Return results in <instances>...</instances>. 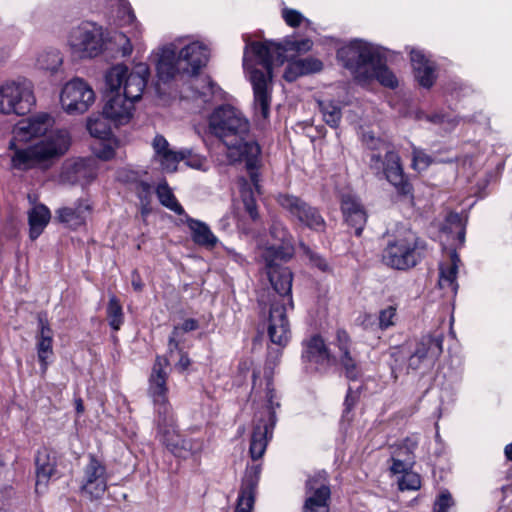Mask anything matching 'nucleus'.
<instances>
[{"mask_svg":"<svg viewBox=\"0 0 512 512\" xmlns=\"http://www.w3.org/2000/svg\"><path fill=\"white\" fill-rule=\"evenodd\" d=\"M302 359L321 366H327L331 360V354L324 340L314 335L304 344Z\"/></svg>","mask_w":512,"mask_h":512,"instance_id":"obj_25","label":"nucleus"},{"mask_svg":"<svg viewBox=\"0 0 512 512\" xmlns=\"http://www.w3.org/2000/svg\"><path fill=\"white\" fill-rule=\"evenodd\" d=\"M457 261L459 258L456 253L452 255V263L447 266H440L439 285L441 288H450L453 292L457 291L458 284L456 276L458 271Z\"/></svg>","mask_w":512,"mask_h":512,"instance_id":"obj_32","label":"nucleus"},{"mask_svg":"<svg viewBox=\"0 0 512 512\" xmlns=\"http://www.w3.org/2000/svg\"><path fill=\"white\" fill-rule=\"evenodd\" d=\"M209 129L227 147L234 161H245V167L256 189H259L261 149L249 135L250 124L244 115L231 105L216 108L209 117Z\"/></svg>","mask_w":512,"mask_h":512,"instance_id":"obj_4","label":"nucleus"},{"mask_svg":"<svg viewBox=\"0 0 512 512\" xmlns=\"http://www.w3.org/2000/svg\"><path fill=\"white\" fill-rule=\"evenodd\" d=\"M418 443V437H407L393 453L396 457L409 458L411 461L414 462V451L417 448Z\"/></svg>","mask_w":512,"mask_h":512,"instance_id":"obj_40","label":"nucleus"},{"mask_svg":"<svg viewBox=\"0 0 512 512\" xmlns=\"http://www.w3.org/2000/svg\"><path fill=\"white\" fill-rule=\"evenodd\" d=\"M180 340V329H173L168 340L169 356L171 358L173 357L174 351L179 352Z\"/></svg>","mask_w":512,"mask_h":512,"instance_id":"obj_56","label":"nucleus"},{"mask_svg":"<svg viewBox=\"0 0 512 512\" xmlns=\"http://www.w3.org/2000/svg\"><path fill=\"white\" fill-rule=\"evenodd\" d=\"M117 178L132 189L141 180V175L130 169H121L118 171Z\"/></svg>","mask_w":512,"mask_h":512,"instance_id":"obj_48","label":"nucleus"},{"mask_svg":"<svg viewBox=\"0 0 512 512\" xmlns=\"http://www.w3.org/2000/svg\"><path fill=\"white\" fill-rule=\"evenodd\" d=\"M354 404H355V398L352 396L351 388H349L346 398H345V401H344L346 411L349 412L352 409V407L354 406Z\"/></svg>","mask_w":512,"mask_h":512,"instance_id":"obj_63","label":"nucleus"},{"mask_svg":"<svg viewBox=\"0 0 512 512\" xmlns=\"http://www.w3.org/2000/svg\"><path fill=\"white\" fill-rule=\"evenodd\" d=\"M154 160L158 162L166 173H173L177 170L181 161L180 150L171 149L169 142L162 135H156L152 141Z\"/></svg>","mask_w":512,"mask_h":512,"instance_id":"obj_23","label":"nucleus"},{"mask_svg":"<svg viewBox=\"0 0 512 512\" xmlns=\"http://www.w3.org/2000/svg\"><path fill=\"white\" fill-rule=\"evenodd\" d=\"M341 210L347 224L355 229V235L360 236L367 221V213L360 200L352 194H343Z\"/></svg>","mask_w":512,"mask_h":512,"instance_id":"obj_21","label":"nucleus"},{"mask_svg":"<svg viewBox=\"0 0 512 512\" xmlns=\"http://www.w3.org/2000/svg\"><path fill=\"white\" fill-rule=\"evenodd\" d=\"M156 194L160 203L177 215H185V210L179 204L166 181L160 183L156 188Z\"/></svg>","mask_w":512,"mask_h":512,"instance_id":"obj_34","label":"nucleus"},{"mask_svg":"<svg viewBox=\"0 0 512 512\" xmlns=\"http://www.w3.org/2000/svg\"><path fill=\"white\" fill-rule=\"evenodd\" d=\"M266 398L268 402L267 408L256 413L253 421L249 447V453L253 460H257L264 455L267 445L272 439L277 421L275 408H278L280 404L274 401L276 393L271 376H266Z\"/></svg>","mask_w":512,"mask_h":512,"instance_id":"obj_10","label":"nucleus"},{"mask_svg":"<svg viewBox=\"0 0 512 512\" xmlns=\"http://www.w3.org/2000/svg\"><path fill=\"white\" fill-rule=\"evenodd\" d=\"M114 39L116 42L122 45L121 51L123 56H128L132 53L133 46L130 42V39H128L123 33L116 34Z\"/></svg>","mask_w":512,"mask_h":512,"instance_id":"obj_57","label":"nucleus"},{"mask_svg":"<svg viewBox=\"0 0 512 512\" xmlns=\"http://www.w3.org/2000/svg\"><path fill=\"white\" fill-rule=\"evenodd\" d=\"M443 339L442 334L422 336L407 359V369L431 370L443 352Z\"/></svg>","mask_w":512,"mask_h":512,"instance_id":"obj_14","label":"nucleus"},{"mask_svg":"<svg viewBox=\"0 0 512 512\" xmlns=\"http://www.w3.org/2000/svg\"><path fill=\"white\" fill-rule=\"evenodd\" d=\"M114 155V149L110 145L103 146V148L97 153V156L103 160H110Z\"/></svg>","mask_w":512,"mask_h":512,"instance_id":"obj_62","label":"nucleus"},{"mask_svg":"<svg viewBox=\"0 0 512 512\" xmlns=\"http://www.w3.org/2000/svg\"><path fill=\"white\" fill-rule=\"evenodd\" d=\"M425 241L413 232L389 238L382 251V262L396 270L405 271L415 267L424 257Z\"/></svg>","mask_w":512,"mask_h":512,"instance_id":"obj_9","label":"nucleus"},{"mask_svg":"<svg viewBox=\"0 0 512 512\" xmlns=\"http://www.w3.org/2000/svg\"><path fill=\"white\" fill-rule=\"evenodd\" d=\"M410 59L416 80L425 88H430L436 79L435 65L420 50L412 49Z\"/></svg>","mask_w":512,"mask_h":512,"instance_id":"obj_24","label":"nucleus"},{"mask_svg":"<svg viewBox=\"0 0 512 512\" xmlns=\"http://www.w3.org/2000/svg\"><path fill=\"white\" fill-rule=\"evenodd\" d=\"M181 161L193 169L203 170L207 169V159L192 149L184 148L180 150Z\"/></svg>","mask_w":512,"mask_h":512,"instance_id":"obj_38","label":"nucleus"},{"mask_svg":"<svg viewBox=\"0 0 512 512\" xmlns=\"http://www.w3.org/2000/svg\"><path fill=\"white\" fill-rule=\"evenodd\" d=\"M335 345L338 348L339 354L344 353L345 351L352 350V341L349 334L343 330L338 329L336 332Z\"/></svg>","mask_w":512,"mask_h":512,"instance_id":"obj_50","label":"nucleus"},{"mask_svg":"<svg viewBox=\"0 0 512 512\" xmlns=\"http://www.w3.org/2000/svg\"><path fill=\"white\" fill-rule=\"evenodd\" d=\"M180 58L185 66L188 67V75H196L206 66L210 51L208 47L199 41L191 42L183 46L180 50Z\"/></svg>","mask_w":512,"mask_h":512,"instance_id":"obj_22","label":"nucleus"},{"mask_svg":"<svg viewBox=\"0 0 512 512\" xmlns=\"http://www.w3.org/2000/svg\"><path fill=\"white\" fill-rule=\"evenodd\" d=\"M105 40L102 26L95 22L84 21L71 29L68 45L77 58H94L103 52Z\"/></svg>","mask_w":512,"mask_h":512,"instance_id":"obj_11","label":"nucleus"},{"mask_svg":"<svg viewBox=\"0 0 512 512\" xmlns=\"http://www.w3.org/2000/svg\"><path fill=\"white\" fill-rule=\"evenodd\" d=\"M462 218L458 213H449L446 217V224L444 226V230H449L452 232L456 230V228L463 226Z\"/></svg>","mask_w":512,"mask_h":512,"instance_id":"obj_54","label":"nucleus"},{"mask_svg":"<svg viewBox=\"0 0 512 512\" xmlns=\"http://www.w3.org/2000/svg\"><path fill=\"white\" fill-rule=\"evenodd\" d=\"M338 361L348 380L356 381L362 376V367L358 355L353 350L339 354Z\"/></svg>","mask_w":512,"mask_h":512,"instance_id":"obj_31","label":"nucleus"},{"mask_svg":"<svg viewBox=\"0 0 512 512\" xmlns=\"http://www.w3.org/2000/svg\"><path fill=\"white\" fill-rule=\"evenodd\" d=\"M157 75L163 82L172 80L180 73L188 74V67L180 58L179 48L175 43L164 46L156 63Z\"/></svg>","mask_w":512,"mask_h":512,"instance_id":"obj_19","label":"nucleus"},{"mask_svg":"<svg viewBox=\"0 0 512 512\" xmlns=\"http://www.w3.org/2000/svg\"><path fill=\"white\" fill-rule=\"evenodd\" d=\"M313 42L306 38L294 40L287 38L283 42H252L244 51L243 66L249 73L253 87L254 108L264 119L270 113L271 82L274 65H282L285 53L295 51L305 53L311 50Z\"/></svg>","mask_w":512,"mask_h":512,"instance_id":"obj_3","label":"nucleus"},{"mask_svg":"<svg viewBox=\"0 0 512 512\" xmlns=\"http://www.w3.org/2000/svg\"><path fill=\"white\" fill-rule=\"evenodd\" d=\"M304 75L305 74H304L299 62L296 59V60L289 62V64L287 65V67L285 69L283 77L286 81L293 82L297 78L304 76Z\"/></svg>","mask_w":512,"mask_h":512,"instance_id":"obj_51","label":"nucleus"},{"mask_svg":"<svg viewBox=\"0 0 512 512\" xmlns=\"http://www.w3.org/2000/svg\"><path fill=\"white\" fill-rule=\"evenodd\" d=\"M271 235L280 244H271L263 248L261 257L265 262L266 274L273 288V294L264 295L258 299L262 313L268 311V336L272 343L284 347L290 339V325L287 318L286 305L293 306L291 289L293 276L288 267L281 265L292 256L289 233L280 224H274L270 229Z\"/></svg>","mask_w":512,"mask_h":512,"instance_id":"obj_1","label":"nucleus"},{"mask_svg":"<svg viewBox=\"0 0 512 512\" xmlns=\"http://www.w3.org/2000/svg\"><path fill=\"white\" fill-rule=\"evenodd\" d=\"M131 190L136 193L143 205L150 202L152 186L142 178Z\"/></svg>","mask_w":512,"mask_h":512,"instance_id":"obj_45","label":"nucleus"},{"mask_svg":"<svg viewBox=\"0 0 512 512\" xmlns=\"http://www.w3.org/2000/svg\"><path fill=\"white\" fill-rule=\"evenodd\" d=\"M168 366L167 358L162 356L156 357L149 377L148 391L157 406L159 432L163 433L162 442L175 456L185 458L191 449L190 442L166 429L173 426V416L167 401L168 388L166 382L168 379Z\"/></svg>","mask_w":512,"mask_h":512,"instance_id":"obj_8","label":"nucleus"},{"mask_svg":"<svg viewBox=\"0 0 512 512\" xmlns=\"http://www.w3.org/2000/svg\"><path fill=\"white\" fill-rule=\"evenodd\" d=\"M150 70L147 64L138 63L131 70L117 64L106 73V103L103 116L116 126L127 124L133 116L134 104L142 98Z\"/></svg>","mask_w":512,"mask_h":512,"instance_id":"obj_5","label":"nucleus"},{"mask_svg":"<svg viewBox=\"0 0 512 512\" xmlns=\"http://www.w3.org/2000/svg\"><path fill=\"white\" fill-rule=\"evenodd\" d=\"M226 253H227V256L232 260L234 261L235 263L239 264V265H244V263L246 262V259L245 257L236 252L234 249L232 248H227L226 249Z\"/></svg>","mask_w":512,"mask_h":512,"instance_id":"obj_61","label":"nucleus"},{"mask_svg":"<svg viewBox=\"0 0 512 512\" xmlns=\"http://www.w3.org/2000/svg\"><path fill=\"white\" fill-rule=\"evenodd\" d=\"M414 462L411 461L409 458L404 457H396L393 454V464L391 466V471L394 474H404L407 471H409L410 467L412 466Z\"/></svg>","mask_w":512,"mask_h":512,"instance_id":"obj_52","label":"nucleus"},{"mask_svg":"<svg viewBox=\"0 0 512 512\" xmlns=\"http://www.w3.org/2000/svg\"><path fill=\"white\" fill-rule=\"evenodd\" d=\"M319 109L323 119L332 128H337L342 118L341 107L333 101H318Z\"/></svg>","mask_w":512,"mask_h":512,"instance_id":"obj_35","label":"nucleus"},{"mask_svg":"<svg viewBox=\"0 0 512 512\" xmlns=\"http://www.w3.org/2000/svg\"><path fill=\"white\" fill-rule=\"evenodd\" d=\"M51 218L50 210L43 204L35 205L28 213L30 239H37Z\"/></svg>","mask_w":512,"mask_h":512,"instance_id":"obj_29","label":"nucleus"},{"mask_svg":"<svg viewBox=\"0 0 512 512\" xmlns=\"http://www.w3.org/2000/svg\"><path fill=\"white\" fill-rule=\"evenodd\" d=\"M282 17L287 23V25L291 27H298L302 21H306L308 24L309 20L305 19L304 16L295 9L285 8L282 11Z\"/></svg>","mask_w":512,"mask_h":512,"instance_id":"obj_47","label":"nucleus"},{"mask_svg":"<svg viewBox=\"0 0 512 512\" xmlns=\"http://www.w3.org/2000/svg\"><path fill=\"white\" fill-rule=\"evenodd\" d=\"M95 101L93 89L80 78H74L62 88L60 102L68 114H82Z\"/></svg>","mask_w":512,"mask_h":512,"instance_id":"obj_15","label":"nucleus"},{"mask_svg":"<svg viewBox=\"0 0 512 512\" xmlns=\"http://www.w3.org/2000/svg\"><path fill=\"white\" fill-rule=\"evenodd\" d=\"M90 206L78 201L73 206L62 207L56 211V218L67 227L76 229L85 223Z\"/></svg>","mask_w":512,"mask_h":512,"instance_id":"obj_27","label":"nucleus"},{"mask_svg":"<svg viewBox=\"0 0 512 512\" xmlns=\"http://www.w3.org/2000/svg\"><path fill=\"white\" fill-rule=\"evenodd\" d=\"M249 180H250V182H248V180H246L245 178L240 179L241 197H242L246 212L249 214L251 219L256 220L258 218V211H257L256 200L254 198V193L256 192L257 194H260L261 186H259V189H256V187L250 177H249ZM259 182H260V180L258 181V185H260Z\"/></svg>","mask_w":512,"mask_h":512,"instance_id":"obj_30","label":"nucleus"},{"mask_svg":"<svg viewBox=\"0 0 512 512\" xmlns=\"http://www.w3.org/2000/svg\"><path fill=\"white\" fill-rule=\"evenodd\" d=\"M53 125V117L43 112L16 124L9 143V148L14 151L12 164L16 169L44 166L67 152L71 144L69 132L65 129L52 130Z\"/></svg>","mask_w":512,"mask_h":512,"instance_id":"obj_2","label":"nucleus"},{"mask_svg":"<svg viewBox=\"0 0 512 512\" xmlns=\"http://www.w3.org/2000/svg\"><path fill=\"white\" fill-rule=\"evenodd\" d=\"M62 56L59 50L50 49L38 54L36 58L37 68L54 73L62 64Z\"/></svg>","mask_w":512,"mask_h":512,"instance_id":"obj_33","label":"nucleus"},{"mask_svg":"<svg viewBox=\"0 0 512 512\" xmlns=\"http://www.w3.org/2000/svg\"><path fill=\"white\" fill-rule=\"evenodd\" d=\"M304 254L309 258V261L312 266L317 267L322 272H326L329 270V264L321 255L312 251L307 245H300Z\"/></svg>","mask_w":512,"mask_h":512,"instance_id":"obj_44","label":"nucleus"},{"mask_svg":"<svg viewBox=\"0 0 512 512\" xmlns=\"http://www.w3.org/2000/svg\"><path fill=\"white\" fill-rule=\"evenodd\" d=\"M72 172L76 181H79L82 184L89 183L96 177L94 168L90 167L84 160L75 162L72 166Z\"/></svg>","mask_w":512,"mask_h":512,"instance_id":"obj_39","label":"nucleus"},{"mask_svg":"<svg viewBox=\"0 0 512 512\" xmlns=\"http://www.w3.org/2000/svg\"><path fill=\"white\" fill-rule=\"evenodd\" d=\"M186 223L191 231V237L195 244L206 248H213L218 243V238L210 230L209 226L197 219L186 215Z\"/></svg>","mask_w":512,"mask_h":512,"instance_id":"obj_28","label":"nucleus"},{"mask_svg":"<svg viewBox=\"0 0 512 512\" xmlns=\"http://www.w3.org/2000/svg\"><path fill=\"white\" fill-rule=\"evenodd\" d=\"M107 318L109 325L115 331H118L123 323L122 306L115 296L109 299L107 306Z\"/></svg>","mask_w":512,"mask_h":512,"instance_id":"obj_36","label":"nucleus"},{"mask_svg":"<svg viewBox=\"0 0 512 512\" xmlns=\"http://www.w3.org/2000/svg\"><path fill=\"white\" fill-rule=\"evenodd\" d=\"M399 489L404 490H418L421 486L420 476L417 473L407 471L398 480Z\"/></svg>","mask_w":512,"mask_h":512,"instance_id":"obj_42","label":"nucleus"},{"mask_svg":"<svg viewBox=\"0 0 512 512\" xmlns=\"http://www.w3.org/2000/svg\"><path fill=\"white\" fill-rule=\"evenodd\" d=\"M198 327H199L198 321L193 318H189V319H186L180 326H175L174 329H180V338H181L184 333L194 331V330L198 329Z\"/></svg>","mask_w":512,"mask_h":512,"instance_id":"obj_58","label":"nucleus"},{"mask_svg":"<svg viewBox=\"0 0 512 512\" xmlns=\"http://www.w3.org/2000/svg\"><path fill=\"white\" fill-rule=\"evenodd\" d=\"M118 13L126 24H132L136 20L135 14L129 3H122Z\"/></svg>","mask_w":512,"mask_h":512,"instance_id":"obj_55","label":"nucleus"},{"mask_svg":"<svg viewBox=\"0 0 512 512\" xmlns=\"http://www.w3.org/2000/svg\"><path fill=\"white\" fill-rule=\"evenodd\" d=\"M365 160L370 171L378 178L384 177L401 198H413V186L404 173L401 157L387 139L377 137L371 131L363 133Z\"/></svg>","mask_w":512,"mask_h":512,"instance_id":"obj_6","label":"nucleus"},{"mask_svg":"<svg viewBox=\"0 0 512 512\" xmlns=\"http://www.w3.org/2000/svg\"><path fill=\"white\" fill-rule=\"evenodd\" d=\"M131 284L135 291H142L144 283L142 282L141 276L137 270H133L131 273Z\"/></svg>","mask_w":512,"mask_h":512,"instance_id":"obj_59","label":"nucleus"},{"mask_svg":"<svg viewBox=\"0 0 512 512\" xmlns=\"http://www.w3.org/2000/svg\"><path fill=\"white\" fill-rule=\"evenodd\" d=\"M105 116L89 117L87 121V129L91 136L99 139H105L110 134V128L106 123Z\"/></svg>","mask_w":512,"mask_h":512,"instance_id":"obj_37","label":"nucleus"},{"mask_svg":"<svg viewBox=\"0 0 512 512\" xmlns=\"http://www.w3.org/2000/svg\"><path fill=\"white\" fill-rule=\"evenodd\" d=\"M178 353H179L180 357L175 366L180 371H184L189 367L190 359H189L188 355L185 352H183L182 350H179Z\"/></svg>","mask_w":512,"mask_h":512,"instance_id":"obj_60","label":"nucleus"},{"mask_svg":"<svg viewBox=\"0 0 512 512\" xmlns=\"http://www.w3.org/2000/svg\"><path fill=\"white\" fill-rule=\"evenodd\" d=\"M34 103L32 85L26 79L6 81L0 85V113L24 115Z\"/></svg>","mask_w":512,"mask_h":512,"instance_id":"obj_12","label":"nucleus"},{"mask_svg":"<svg viewBox=\"0 0 512 512\" xmlns=\"http://www.w3.org/2000/svg\"><path fill=\"white\" fill-rule=\"evenodd\" d=\"M396 317V307L394 306H388L384 309H382L379 312V315L377 317L378 320V328L380 330H386L389 327L393 326L395 324Z\"/></svg>","mask_w":512,"mask_h":512,"instance_id":"obj_43","label":"nucleus"},{"mask_svg":"<svg viewBox=\"0 0 512 512\" xmlns=\"http://www.w3.org/2000/svg\"><path fill=\"white\" fill-rule=\"evenodd\" d=\"M60 454L49 447H42L35 455L36 467V491L39 492L45 488L50 479L58 477V466L60 464Z\"/></svg>","mask_w":512,"mask_h":512,"instance_id":"obj_18","label":"nucleus"},{"mask_svg":"<svg viewBox=\"0 0 512 512\" xmlns=\"http://www.w3.org/2000/svg\"><path fill=\"white\" fill-rule=\"evenodd\" d=\"M205 82L207 83V87H206L207 91L199 92L200 97H206L210 94H214L215 84L212 81H210L209 79H206Z\"/></svg>","mask_w":512,"mask_h":512,"instance_id":"obj_64","label":"nucleus"},{"mask_svg":"<svg viewBox=\"0 0 512 512\" xmlns=\"http://www.w3.org/2000/svg\"><path fill=\"white\" fill-rule=\"evenodd\" d=\"M454 504L453 498L448 491H443L436 499L433 512H448V509Z\"/></svg>","mask_w":512,"mask_h":512,"instance_id":"obj_49","label":"nucleus"},{"mask_svg":"<svg viewBox=\"0 0 512 512\" xmlns=\"http://www.w3.org/2000/svg\"><path fill=\"white\" fill-rule=\"evenodd\" d=\"M360 325L366 329V330H372L375 331L378 328V320L377 317H375L372 314L365 313L362 316L359 317Z\"/></svg>","mask_w":512,"mask_h":512,"instance_id":"obj_53","label":"nucleus"},{"mask_svg":"<svg viewBox=\"0 0 512 512\" xmlns=\"http://www.w3.org/2000/svg\"><path fill=\"white\" fill-rule=\"evenodd\" d=\"M433 160L423 149L412 147V168L417 171L426 170Z\"/></svg>","mask_w":512,"mask_h":512,"instance_id":"obj_41","label":"nucleus"},{"mask_svg":"<svg viewBox=\"0 0 512 512\" xmlns=\"http://www.w3.org/2000/svg\"><path fill=\"white\" fill-rule=\"evenodd\" d=\"M305 75L316 73L322 70L323 63L314 57L297 59Z\"/></svg>","mask_w":512,"mask_h":512,"instance_id":"obj_46","label":"nucleus"},{"mask_svg":"<svg viewBox=\"0 0 512 512\" xmlns=\"http://www.w3.org/2000/svg\"><path fill=\"white\" fill-rule=\"evenodd\" d=\"M108 474L106 466L95 455L89 454L80 480V491L91 500L100 499L106 489Z\"/></svg>","mask_w":512,"mask_h":512,"instance_id":"obj_16","label":"nucleus"},{"mask_svg":"<svg viewBox=\"0 0 512 512\" xmlns=\"http://www.w3.org/2000/svg\"><path fill=\"white\" fill-rule=\"evenodd\" d=\"M261 466L252 465L246 469L237 498L235 512H252L255 493L260 480Z\"/></svg>","mask_w":512,"mask_h":512,"instance_id":"obj_20","label":"nucleus"},{"mask_svg":"<svg viewBox=\"0 0 512 512\" xmlns=\"http://www.w3.org/2000/svg\"><path fill=\"white\" fill-rule=\"evenodd\" d=\"M337 58L361 84L377 79L381 85L391 89L398 85L380 49L370 43L354 40L338 49Z\"/></svg>","mask_w":512,"mask_h":512,"instance_id":"obj_7","label":"nucleus"},{"mask_svg":"<svg viewBox=\"0 0 512 512\" xmlns=\"http://www.w3.org/2000/svg\"><path fill=\"white\" fill-rule=\"evenodd\" d=\"M277 202L299 224L315 232L325 231L326 222L316 207L290 194H280Z\"/></svg>","mask_w":512,"mask_h":512,"instance_id":"obj_13","label":"nucleus"},{"mask_svg":"<svg viewBox=\"0 0 512 512\" xmlns=\"http://www.w3.org/2000/svg\"><path fill=\"white\" fill-rule=\"evenodd\" d=\"M306 500L302 512H329L330 487L325 474L319 473L306 481Z\"/></svg>","mask_w":512,"mask_h":512,"instance_id":"obj_17","label":"nucleus"},{"mask_svg":"<svg viewBox=\"0 0 512 512\" xmlns=\"http://www.w3.org/2000/svg\"><path fill=\"white\" fill-rule=\"evenodd\" d=\"M40 332L37 335V355L44 373L48 367V358L53 354V333L48 321L43 317L38 318Z\"/></svg>","mask_w":512,"mask_h":512,"instance_id":"obj_26","label":"nucleus"}]
</instances>
